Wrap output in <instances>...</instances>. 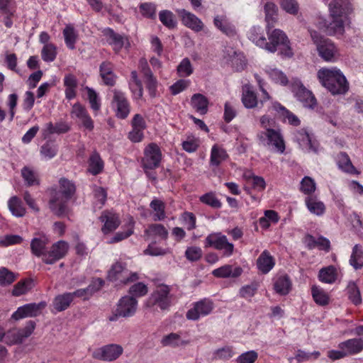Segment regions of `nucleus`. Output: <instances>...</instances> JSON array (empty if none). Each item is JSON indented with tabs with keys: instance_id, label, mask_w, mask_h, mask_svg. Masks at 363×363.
<instances>
[{
	"instance_id": "obj_1",
	"label": "nucleus",
	"mask_w": 363,
	"mask_h": 363,
	"mask_svg": "<svg viewBox=\"0 0 363 363\" xmlns=\"http://www.w3.org/2000/svg\"><path fill=\"white\" fill-rule=\"evenodd\" d=\"M329 11L332 21L325 26V31L329 34L342 35L345 27L350 23L351 3L349 0H333L329 4Z\"/></svg>"
},
{
	"instance_id": "obj_2",
	"label": "nucleus",
	"mask_w": 363,
	"mask_h": 363,
	"mask_svg": "<svg viewBox=\"0 0 363 363\" xmlns=\"http://www.w3.org/2000/svg\"><path fill=\"white\" fill-rule=\"evenodd\" d=\"M317 76L321 84L333 95L345 94L349 89V84L339 69L322 68Z\"/></svg>"
},
{
	"instance_id": "obj_3",
	"label": "nucleus",
	"mask_w": 363,
	"mask_h": 363,
	"mask_svg": "<svg viewBox=\"0 0 363 363\" xmlns=\"http://www.w3.org/2000/svg\"><path fill=\"white\" fill-rule=\"evenodd\" d=\"M60 189L51 198L49 205L51 211L58 216H62L67 213V201L75 192L74 184L66 179L60 180Z\"/></svg>"
},
{
	"instance_id": "obj_4",
	"label": "nucleus",
	"mask_w": 363,
	"mask_h": 363,
	"mask_svg": "<svg viewBox=\"0 0 363 363\" xmlns=\"http://www.w3.org/2000/svg\"><path fill=\"white\" fill-rule=\"evenodd\" d=\"M271 28H266L269 41L267 40L264 50L272 53L279 50L281 55L291 57L293 52L289 40L285 33L280 29L271 30Z\"/></svg>"
},
{
	"instance_id": "obj_5",
	"label": "nucleus",
	"mask_w": 363,
	"mask_h": 363,
	"mask_svg": "<svg viewBox=\"0 0 363 363\" xmlns=\"http://www.w3.org/2000/svg\"><path fill=\"white\" fill-rule=\"evenodd\" d=\"M257 137L262 145L280 154L284 152L285 142L279 128L260 131Z\"/></svg>"
},
{
	"instance_id": "obj_6",
	"label": "nucleus",
	"mask_w": 363,
	"mask_h": 363,
	"mask_svg": "<svg viewBox=\"0 0 363 363\" xmlns=\"http://www.w3.org/2000/svg\"><path fill=\"white\" fill-rule=\"evenodd\" d=\"M311 36L316 45L319 56L326 62H335L339 57L338 50L329 39L321 36L316 31H311Z\"/></svg>"
},
{
	"instance_id": "obj_7",
	"label": "nucleus",
	"mask_w": 363,
	"mask_h": 363,
	"mask_svg": "<svg viewBox=\"0 0 363 363\" xmlns=\"http://www.w3.org/2000/svg\"><path fill=\"white\" fill-rule=\"evenodd\" d=\"M108 279L118 285L128 284L139 279L136 272H130L122 262L114 263L108 273Z\"/></svg>"
},
{
	"instance_id": "obj_8",
	"label": "nucleus",
	"mask_w": 363,
	"mask_h": 363,
	"mask_svg": "<svg viewBox=\"0 0 363 363\" xmlns=\"http://www.w3.org/2000/svg\"><path fill=\"white\" fill-rule=\"evenodd\" d=\"M172 301V295L170 294V287L167 285L159 286L151 294L147 301L148 307L157 306L161 310H167Z\"/></svg>"
},
{
	"instance_id": "obj_9",
	"label": "nucleus",
	"mask_w": 363,
	"mask_h": 363,
	"mask_svg": "<svg viewBox=\"0 0 363 363\" xmlns=\"http://www.w3.org/2000/svg\"><path fill=\"white\" fill-rule=\"evenodd\" d=\"M206 247H212L223 252V256L230 257L234 252V245L228 242L227 237L220 233L209 234L205 240Z\"/></svg>"
},
{
	"instance_id": "obj_10",
	"label": "nucleus",
	"mask_w": 363,
	"mask_h": 363,
	"mask_svg": "<svg viewBox=\"0 0 363 363\" xmlns=\"http://www.w3.org/2000/svg\"><path fill=\"white\" fill-rule=\"evenodd\" d=\"M138 308V301L130 296L122 297L117 304L113 315L109 318L111 321L116 320L117 317L128 318L133 316Z\"/></svg>"
},
{
	"instance_id": "obj_11",
	"label": "nucleus",
	"mask_w": 363,
	"mask_h": 363,
	"mask_svg": "<svg viewBox=\"0 0 363 363\" xmlns=\"http://www.w3.org/2000/svg\"><path fill=\"white\" fill-rule=\"evenodd\" d=\"M35 324L29 320L23 328H13L5 333L4 342L8 345L21 343L24 339L29 337L33 332Z\"/></svg>"
},
{
	"instance_id": "obj_12",
	"label": "nucleus",
	"mask_w": 363,
	"mask_h": 363,
	"mask_svg": "<svg viewBox=\"0 0 363 363\" xmlns=\"http://www.w3.org/2000/svg\"><path fill=\"white\" fill-rule=\"evenodd\" d=\"M112 93L111 105L116 112V116L121 119H125L128 117L130 111L129 102L123 92L118 89H113Z\"/></svg>"
},
{
	"instance_id": "obj_13",
	"label": "nucleus",
	"mask_w": 363,
	"mask_h": 363,
	"mask_svg": "<svg viewBox=\"0 0 363 363\" xmlns=\"http://www.w3.org/2000/svg\"><path fill=\"white\" fill-rule=\"evenodd\" d=\"M123 352V349L121 345L111 344L95 350L92 353V357L96 359L110 362L118 359Z\"/></svg>"
},
{
	"instance_id": "obj_14",
	"label": "nucleus",
	"mask_w": 363,
	"mask_h": 363,
	"mask_svg": "<svg viewBox=\"0 0 363 363\" xmlns=\"http://www.w3.org/2000/svg\"><path fill=\"white\" fill-rule=\"evenodd\" d=\"M143 164L145 169H153L159 167L162 158L160 147L155 143L149 144L145 149Z\"/></svg>"
},
{
	"instance_id": "obj_15",
	"label": "nucleus",
	"mask_w": 363,
	"mask_h": 363,
	"mask_svg": "<svg viewBox=\"0 0 363 363\" xmlns=\"http://www.w3.org/2000/svg\"><path fill=\"white\" fill-rule=\"evenodd\" d=\"M292 91L303 106L313 108L315 106L316 100L312 92L308 90L300 81L297 80L294 82Z\"/></svg>"
},
{
	"instance_id": "obj_16",
	"label": "nucleus",
	"mask_w": 363,
	"mask_h": 363,
	"mask_svg": "<svg viewBox=\"0 0 363 363\" xmlns=\"http://www.w3.org/2000/svg\"><path fill=\"white\" fill-rule=\"evenodd\" d=\"M213 308V302L208 299H203L195 303L194 306L187 311L186 317L188 320H197L211 313Z\"/></svg>"
},
{
	"instance_id": "obj_17",
	"label": "nucleus",
	"mask_w": 363,
	"mask_h": 363,
	"mask_svg": "<svg viewBox=\"0 0 363 363\" xmlns=\"http://www.w3.org/2000/svg\"><path fill=\"white\" fill-rule=\"evenodd\" d=\"M68 250V245L65 241H58L53 244L50 251L47 252L43 257V261L48 264H54L65 256Z\"/></svg>"
},
{
	"instance_id": "obj_18",
	"label": "nucleus",
	"mask_w": 363,
	"mask_h": 363,
	"mask_svg": "<svg viewBox=\"0 0 363 363\" xmlns=\"http://www.w3.org/2000/svg\"><path fill=\"white\" fill-rule=\"evenodd\" d=\"M45 306L44 302L39 303H28L23 306L19 307L15 311L12 318L15 320H19L27 317H35L41 313V310Z\"/></svg>"
},
{
	"instance_id": "obj_19",
	"label": "nucleus",
	"mask_w": 363,
	"mask_h": 363,
	"mask_svg": "<svg viewBox=\"0 0 363 363\" xmlns=\"http://www.w3.org/2000/svg\"><path fill=\"white\" fill-rule=\"evenodd\" d=\"M223 52L224 58L237 71H241L245 69L246 67V60L242 52H237L232 48H226Z\"/></svg>"
},
{
	"instance_id": "obj_20",
	"label": "nucleus",
	"mask_w": 363,
	"mask_h": 363,
	"mask_svg": "<svg viewBox=\"0 0 363 363\" xmlns=\"http://www.w3.org/2000/svg\"><path fill=\"white\" fill-rule=\"evenodd\" d=\"M71 116L72 118H77L86 129L89 130L94 129V121L89 115L86 108L82 104L77 103L73 105Z\"/></svg>"
},
{
	"instance_id": "obj_21",
	"label": "nucleus",
	"mask_w": 363,
	"mask_h": 363,
	"mask_svg": "<svg viewBox=\"0 0 363 363\" xmlns=\"http://www.w3.org/2000/svg\"><path fill=\"white\" fill-rule=\"evenodd\" d=\"M177 13L182 18L183 24L195 32H199L203 28V23L194 13L185 9L177 10Z\"/></svg>"
},
{
	"instance_id": "obj_22",
	"label": "nucleus",
	"mask_w": 363,
	"mask_h": 363,
	"mask_svg": "<svg viewBox=\"0 0 363 363\" xmlns=\"http://www.w3.org/2000/svg\"><path fill=\"white\" fill-rule=\"evenodd\" d=\"M191 341L182 338L180 333H171L164 335L161 340L160 344L162 347H168L172 348L184 347L189 345Z\"/></svg>"
},
{
	"instance_id": "obj_23",
	"label": "nucleus",
	"mask_w": 363,
	"mask_h": 363,
	"mask_svg": "<svg viewBox=\"0 0 363 363\" xmlns=\"http://www.w3.org/2000/svg\"><path fill=\"white\" fill-rule=\"evenodd\" d=\"M269 111H276L279 118H281L284 121L288 120V123L290 125L298 126L300 124V120L298 118L278 102L272 103L271 106L269 108Z\"/></svg>"
},
{
	"instance_id": "obj_24",
	"label": "nucleus",
	"mask_w": 363,
	"mask_h": 363,
	"mask_svg": "<svg viewBox=\"0 0 363 363\" xmlns=\"http://www.w3.org/2000/svg\"><path fill=\"white\" fill-rule=\"evenodd\" d=\"M100 220L104 223L101 229L104 234L115 230L121 223L119 216L111 211H104L100 216Z\"/></svg>"
},
{
	"instance_id": "obj_25",
	"label": "nucleus",
	"mask_w": 363,
	"mask_h": 363,
	"mask_svg": "<svg viewBox=\"0 0 363 363\" xmlns=\"http://www.w3.org/2000/svg\"><path fill=\"white\" fill-rule=\"evenodd\" d=\"M294 138L299 146L307 152H317L315 142H313L308 133L306 130H297L294 133Z\"/></svg>"
},
{
	"instance_id": "obj_26",
	"label": "nucleus",
	"mask_w": 363,
	"mask_h": 363,
	"mask_svg": "<svg viewBox=\"0 0 363 363\" xmlns=\"http://www.w3.org/2000/svg\"><path fill=\"white\" fill-rule=\"evenodd\" d=\"M104 284V281L101 279H94L91 283L85 289L76 290L73 293L74 298L79 297L84 300L89 298L95 292L101 289Z\"/></svg>"
},
{
	"instance_id": "obj_27",
	"label": "nucleus",
	"mask_w": 363,
	"mask_h": 363,
	"mask_svg": "<svg viewBox=\"0 0 363 363\" xmlns=\"http://www.w3.org/2000/svg\"><path fill=\"white\" fill-rule=\"evenodd\" d=\"M338 347L344 350L346 356L356 354L363 350V340L361 338L350 339L340 342Z\"/></svg>"
},
{
	"instance_id": "obj_28",
	"label": "nucleus",
	"mask_w": 363,
	"mask_h": 363,
	"mask_svg": "<svg viewBox=\"0 0 363 363\" xmlns=\"http://www.w3.org/2000/svg\"><path fill=\"white\" fill-rule=\"evenodd\" d=\"M140 65L144 73V75L146 77V86L149 91V94L150 96L155 97L157 93V80L153 76L145 60H141Z\"/></svg>"
},
{
	"instance_id": "obj_29",
	"label": "nucleus",
	"mask_w": 363,
	"mask_h": 363,
	"mask_svg": "<svg viewBox=\"0 0 363 363\" xmlns=\"http://www.w3.org/2000/svg\"><path fill=\"white\" fill-rule=\"evenodd\" d=\"M274 265V259L267 250H264L257 259V267L263 274L269 272Z\"/></svg>"
},
{
	"instance_id": "obj_30",
	"label": "nucleus",
	"mask_w": 363,
	"mask_h": 363,
	"mask_svg": "<svg viewBox=\"0 0 363 363\" xmlns=\"http://www.w3.org/2000/svg\"><path fill=\"white\" fill-rule=\"evenodd\" d=\"M168 234L167 228L163 225L158 223L148 225L144 232V236L146 240L150 238H159L162 240H166Z\"/></svg>"
},
{
	"instance_id": "obj_31",
	"label": "nucleus",
	"mask_w": 363,
	"mask_h": 363,
	"mask_svg": "<svg viewBox=\"0 0 363 363\" xmlns=\"http://www.w3.org/2000/svg\"><path fill=\"white\" fill-rule=\"evenodd\" d=\"M105 35L106 37L107 42L113 47V49L116 52H118L127 41V39L125 37L115 33L112 29L106 30Z\"/></svg>"
},
{
	"instance_id": "obj_32",
	"label": "nucleus",
	"mask_w": 363,
	"mask_h": 363,
	"mask_svg": "<svg viewBox=\"0 0 363 363\" xmlns=\"http://www.w3.org/2000/svg\"><path fill=\"white\" fill-rule=\"evenodd\" d=\"M242 269L239 267L233 268V266L225 264L213 270L212 274L218 278H228L238 277L242 274Z\"/></svg>"
},
{
	"instance_id": "obj_33",
	"label": "nucleus",
	"mask_w": 363,
	"mask_h": 363,
	"mask_svg": "<svg viewBox=\"0 0 363 363\" xmlns=\"http://www.w3.org/2000/svg\"><path fill=\"white\" fill-rule=\"evenodd\" d=\"M213 21L215 26L226 35L233 36L236 34L235 26L225 16H217L214 18Z\"/></svg>"
},
{
	"instance_id": "obj_34",
	"label": "nucleus",
	"mask_w": 363,
	"mask_h": 363,
	"mask_svg": "<svg viewBox=\"0 0 363 363\" xmlns=\"http://www.w3.org/2000/svg\"><path fill=\"white\" fill-rule=\"evenodd\" d=\"M241 100L244 106L247 108H255L258 104L257 97L255 92L252 90V87L248 85H245L242 87Z\"/></svg>"
},
{
	"instance_id": "obj_35",
	"label": "nucleus",
	"mask_w": 363,
	"mask_h": 363,
	"mask_svg": "<svg viewBox=\"0 0 363 363\" xmlns=\"http://www.w3.org/2000/svg\"><path fill=\"white\" fill-rule=\"evenodd\" d=\"M100 75L105 84L108 86L114 85L116 75L113 72V65L108 62H104L100 65Z\"/></svg>"
},
{
	"instance_id": "obj_36",
	"label": "nucleus",
	"mask_w": 363,
	"mask_h": 363,
	"mask_svg": "<svg viewBox=\"0 0 363 363\" xmlns=\"http://www.w3.org/2000/svg\"><path fill=\"white\" fill-rule=\"evenodd\" d=\"M129 87L134 99H140L142 98L143 94V84L138 78L136 71L131 72Z\"/></svg>"
},
{
	"instance_id": "obj_37",
	"label": "nucleus",
	"mask_w": 363,
	"mask_h": 363,
	"mask_svg": "<svg viewBox=\"0 0 363 363\" xmlns=\"http://www.w3.org/2000/svg\"><path fill=\"white\" fill-rule=\"evenodd\" d=\"M248 38L253 43L262 49H264L267 45V38L260 26L252 27L249 31Z\"/></svg>"
},
{
	"instance_id": "obj_38",
	"label": "nucleus",
	"mask_w": 363,
	"mask_h": 363,
	"mask_svg": "<svg viewBox=\"0 0 363 363\" xmlns=\"http://www.w3.org/2000/svg\"><path fill=\"white\" fill-rule=\"evenodd\" d=\"M150 206L152 210L155 221H161L166 218L165 203L162 200L154 198L150 202Z\"/></svg>"
},
{
	"instance_id": "obj_39",
	"label": "nucleus",
	"mask_w": 363,
	"mask_h": 363,
	"mask_svg": "<svg viewBox=\"0 0 363 363\" xmlns=\"http://www.w3.org/2000/svg\"><path fill=\"white\" fill-rule=\"evenodd\" d=\"M48 242V239L45 235L33 238L30 242V248L33 254L37 257H42L43 258L44 255L47 253L45 247Z\"/></svg>"
},
{
	"instance_id": "obj_40",
	"label": "nucleus",
	"mask_w": 363,
	"mask_h": 363,
	"mask_svg": "<svg viewBox=\"0 0 363 363\" xmlns=\"http://www.w3.org/2000/svg\"><path fill=\"white\" fill-rule=\"evenodd\" d=\"M338 167L343 172L351 174H357L359 172L353 166L349 156L345 152H340L337 156Z\"/></svg>"
},
{
	"instance_id": "obj_41",
	"label": "nucleus",
	"mask_w": 363,
	"mask_h": 363,
	"mask_svg": "<svg viewBox=\"0 0 363 363\" xmlns=\"http://www.w3.org/2000/svg\"><path fill=\"white\" fill-rule=\"evenodd\" d=\"M191 106L199 113L203 115L208 111V101L201 94H195L191 99Z\"/></svg>"
},
{
	"instance_id": "obj_42",
	"label": "nucleus",
	"mask_w": 363,
	"mask_h": 363,
	"mask_svg": "<svg viewBox=\"0 0 363 363\" xmlns=\"http://www.w3.org/2000/svg\"><path fill=\"white\" fill-rule=\"evenodd\" d=\"M73 300L74 297L72 293H65L54 298L53 306L56 311H63L69 307Z\"/></svg>"
},
{
	"instance_id": "obj_43",
	"label": "nucleus",
	"mask_w": 363,
	"mask_h": 363,
	"mask_svg": "<svg viewBox=\"0 0 363 363\" xmlns=\"http://www.w3.org/2000/svg\"><path fill=\"white\" fill-rule=\"evenodd\" d=\"M226 151L221 147L215 145L212 147L210 157V164L218 167L228 158Z\"/></svg>"
},
{
	"instance_id": "obj_44",
	"label": "nucleus",
	"mask_w": 363,
	"mask_h": 363,
	"mask_svg": "<svg viewBox=\"0 0 363 363\" xmlns=\"http://www.w3.org/2000/svg\"><path fill=\"white\" fill-rule=\"evenodd\" d=\"M320 353L318 351L306 352L303 350H298L295 357H289L288 361L289 363H301L311 359H316L320 357Z\"/></svg>"
},
{
	"instance_id": "obj_45",
	"label": "nucleus",
	"mask_w": 363,
	"mask_h": 363,
	"mask_svg": "<svg viewBox=\"0 0 363 363\" xmlns=\"http://www.w3.org/2000/svg\"><path fill=\"white\" fill-rule=\"evenodd\" d=\"M337 277V269L332 265L322 268L319 271L318 278L321 282L325 284H333L336 281Z\"/></svg>"
},
{
	"instance_id": "obj_46",
	"label": "nucleus",
	"mask_w": 363,
	"mask_h": 363,
	"mask_svg": "<svg viewBox=\"0 0 363 363\" xmlns=\"http://www.w3.org/2000/svg\"><path fill=\"white\" fill-rule=\"evenodd\" d=\"M104 162L97 152H93L89 160L88 171L93 175L101 173L104 169Z\"/></svg>"
},
{
	"instance_id": "obj_47",
	"label": "nucleus",
	"mask_w": 363,
	"mask_h": 363,
	"mask_svg": "<svg viewBox=\"0 0 363 363\" xmlns=\"http://www.w3.org/2000/svg\"><path fill=\"white\" fill-rule=\"evenodd\" d=\"M311 294L314 301L319 306H324L328 305L330 302L328 294L320 286H312Z\"/></svg>"
},
{
	"instance_id": "obj_48",
	"label": "nucleus",
	"mask_w": 363,
	"mask_h": 363,
	"mask_svg": "<svg viewBox=\"0 0 363 363\" xmlns=\"http://www.w3.org/2000/svg\"><path fill=\"white\" fill-rule=\"evenodd\" d=\"M291 286L289 278L286 275H282L275 279L274 287L277 293L281 295L287 294Z\"/></svg>"
},
{
	"instance_id": "obj_49",
	"label": "nucleus",
	"mask_w": 363,
	"mask_h": 363,
	"mask_svg": "<svg viewBox=\"0 0 363 363\" xmlns=\"http://www.w3.org/2000/svg\"><path fill=\"white\" fill-rule=\"evenodd\" d=\"M266 28H273L277 18V6L272 2H267L264 5Z\"/></svg>"
},
{
	"instance_id": "obj_50",
	"label": "nucleus",
	"mask_w": 363,
	"mask_h": 363,
	"mask_svg": "<svg viewBox=\"0 0 363 363\" xmlns=\"http://www.w3.org/2000/svg\"><path fill=\"white\" fill-rule=\"evenodd\" d=\"M305 203L308 211L312 213L320 216L325 212L324 203L318 201L315 197L307 196L305 199Z\"/></svg>"
},
{
	"instance_id": "obj_51",
	"label": "nucleus",
	"mask_w": 363,
	"mask_h": 363,
	"mask_svg": "<svg viewBox=\"0 0 363 363\" xmlns=\"http://www.w3.org/2000/svg\"><path fill=\"white\" fill-rule=\"evenodd\" d=\"M264 71L274 82L281 85H286L288 83L286 76L281 70L267 66Z\"/></svg>"
},
{
	"instance_id": "obj_52",
	"label": "nucleus",
	"mask_w": 363,
	"mask_h": 363,
	"mask_svg": "<svg viewBox=\"0 0 363 363\" xmlns=\"http://www.w3.org/2000/svg\"><path fill=\"white\" fill-rule=\"evenodd\" d=\"M8 206L11 213L16 217H22L26 213V208L21 200L16 196L11 197L9 199Z\"/></svg>"
},
{
	"instance_id": "obj_53",
	"label": "nucleus",
	"mask_w": 363,
	"mask_h": 363,
	"mask_svg": "<svg viewBox=\"0 0 363 363\" xmlns=\"http://www.w3.org/2000/svg\"><path fill=\"white\" fill-rule=\"evenodd\" d=\"M63 35L67 47L70 50H74L78 38L74 27L71 25L67 26L63 30Z\"/></svg>"
},
{
	"instance_id": "obj_54",
	"label": "nucleus",
	"mask_w": 363,
	"mask_h": 363,
	"mask_svg": "<svg viewBox=\"0 0 363 363\" xmlns=\"http://www.w3.org/2000/svg\"><path fill=\"white\" fill-rule=\"evenodd\" d=\"M135 222L132 218H130L128 223L126 225V230L122 232H118L108 240V243H116L123 240L132 234H133Z\"/></svg>"
},
{
	"instance_id": "obj_55",
	"label": "nucleus",
	"mask_w": 363,
	"mask_h": 363,
	"mask_svg": "<svg viewBox=\"0 0 363 363\" xmlns=\"http://www.w3.org/2000/svg\"><path fill=\"white\" fill-rule=\"evenodd\" d=\"M350 264L355 269H361L363 267V250L359 245H355L352 249Z\"/></svg>"
},
{
	"instance_id": "obj_56",
	"label": "nucleus",
	"mask_w": 363,
	"mask_h": 363,
	"mask_svg": "<svg viewBox=\"0 0 363 363\" xmlns=\"http://www.w3.org/2000/svg\"><path fill=\"white\" fill-rule=\"evenodd\" d=\"M159 19L161 23L169 29H173L177 26V21L173 13L168 10H163L159 13Z\"/></svg>"
},
{
	"instance_id": "obj_57",
	"label": "nucleus",
	"mask_w": 363,
	"mask_h": 363,
	"mask_svg": "<svg viewBox=\"0 0 363 363\" xmlns=\"http://www.w3.org/2000/svg\"><path fill=\"white\" fill-rule=\"evenodd\" d=\"M58 151L57 147L52 143H46L41 146L40 154L43 159L49 160L55 157Z\"/></svg>"
},
{
	"instance_id": "obj_58",
	"label": "nucleus",
	"mask_w": 363,
	"mask_h": 363,
	"mask_svg": "<svg viewBox=\"0 0 363 363\" xmlns=\"http://www.w3.org/2000/svg\"><path fill=\"white\" fill-rule=\"evenodd\" d=\"M316 189V184L315 181L310 177H304L301 181L300 191L304 194L310 195L315 192Z\"/></svg>"
},
{
	"instance_id": "obj_59",
	"label": "nucleus",
	"mask_w": 363,
	"mask_h": 363,
	"mask_svg": "<svg viewBox=\"0 0 363 363\" xmlns=\"http://www.w3.org/2000/svg\"><path fill=\"white\" fill-rule=\"evenodd\" d=\"M84 90L86 91L87 99L90 104L91 108L94 111H98L101 108V100L99 94L95 91L94 89L89 86H86Z\"/></svg>"
},
{
	"instance_id": "obj_60",
	"label": "nucleus",
	"mask_w": 363,
	"mask_h": 363,
	"mask_svg": "<svg viewBox=\"0 0 363 363\" xmlns=\"http://www.w3.org/2000/svg\"><path fill=\"white\" fill-rule=\"evenodd\" d=\"M33 287V281L29 279H25L18 282L12 291V294L15 296H19L26 294Z\"/></svg>"
},
{
	"instance_id": "obj_61",
	"label": "nucleus",
	"mask_w": 363,
	"mask_h": 363,
	"mask_svg": "<svg viewBox=\"0 0 363 363\" xmlns=\"http://www.w3.org/2000/svg\"><path fill=\"white\" fill-rule=\"evenodd\" d=\"M57 56V48L53 44H46L43 46L41 52L42 59L45 62H52Z\"/></svg>"
},
{
	"instance_id": "obj_62",
	"label": "nucleus",
	"mask_w": 363,
	"mask_h": 363,
	"mask_svg": "<svg viewBox=\"0 0 363 363\" xmlns=\"http://www.w3.org/2000/svg\"><path fill=\"white\" fill-rule=\"evenodd\" d=\"M194 69L189 58H184L177 66V72L180 77H186L193 73Z\"/></svg>"
},
{
	"instance_id": "obj_63",
	"label": "nucleus",
	"mask_w": 363,
	"mask_h": 363,
	"mask_svg": "<svg viewBox=\"0 0 363 363\" xmlns=\"http://www.w3.org/2000/svg\"><path fill=\"white\" fill-rule=\"evenodd\" d=\"M199 140L193 135H188L182 142V148L187 152L191 153L197 150L199 147Z\"/></svg>"
},
{
	"instance_id": "obj_64",
	"label": "nucleus",
	"mask_w": 363,
	"mask_h": 363,
	"mask_svg": "<svg viewBox=\"0 0 363 363\" xmlns=\"http://www.w3.org/2000/svg\"><path fill=\"white\" fill-rule=\"evenodd\" d=\"M257 359L258 353L255 350H250L239 355L235 363H255Z\"/></svg>"
}]
</instances>
